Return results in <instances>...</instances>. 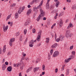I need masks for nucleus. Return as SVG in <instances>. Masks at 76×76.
Wrapping results in <instances>:
<instances>
[{
    "mask_svg": "<svg viewBox=\"0 0 76 76\" xmlns=\"http://www.w3.org/2000/svg\"><path fill=\"white\" fill-rule=\"evenodd\" d=\"M40 16H44V15H45V12L43 11V10L42 9V8H40Z\"/></svg>",
    "mask_w": 76,
    "mask_h": 76,
    "instance_id": "f257e3e1",
    "label": "nucleus"
},
{
    "mask_svg": "<svg viewBox=\"0 0 76 76\" xmlns=\"http://www.w3.org/2000/svg\"><path fill=\"white\" fill-rule=\"evenodd\" d=\"M70 33V30H69L66 31L65 34V36L67 38H69Z\"/></svg>",
    "mask_w": 76,
    "mask_h": 76,
    "instance_id": "f03ea898",
    "label": "nucleus"
},
{
    "mask_svg": "<svg viewBox=\"0 0 76 76\" xmlns=\"http://www.w3.org/2000/svg\"><path fill=\"white\" fill-rule=\"evenodd\" d=\"M59 55V52L58 51H56L54 52L53 54V57H56L57 56H58Z\"/></svg>",
    "mask_w": 76,
    "mask_h": 76,
    "instance_id": "7ed1b4c3",
    "label": "nucleus"
},
{
    "mask_svg": "<svg viewBox=\"0 0 76 76\" xmlns=\"http://www.w3.org/2000/svg\"><path fill=\"white\" fill-rule=\"evenodd\" d=\"M15 40V38L11 39L10 41V45L11 47L12 46V42H14Z\"/></svg>",
    "mask_w": 76,
    "mask_h": 76,
    "instance_id": "20e7f679",
    "label": "nucleus"
},
{
    "mask_svg": "<svg viewBox=\"0 0 76 76\" xmlns=\"http://www.w3.org/2000/svg\"><path fill=\"white\" fill-rule=\"evenodd\" d=\"M33 44H34V40L32 39L29 42V46L30 47H33Z\"/></svg>",
    "mask_w": 76,
    "mask_h": 76,
    "instance_id": "39448f33",
    "label": "nucleus"
},
{
    "mask_svg": "<svg viewBox=\"0 0 76 76\" xmlns=\"http://www.w3.org/2000/svg\"><path fill=\"white\" fill-rule=\"evenodd\" d=\"M43 0H42L41 2H40V3L39 4V6H38L37 7H36V10L37 9H39V7H40V6H42V4H43Z\"/></svg>",
    "mask_w": 76,
    "mask_h": 76,
    "instance_id": "423d86ee",
    "label": "nucleus"
},
{
    "mask_svg": "<svg viewBox=\"0 0 76 76\" xmlns=\"http://www.w3.org/2000/svg\"><path fill=\"white\" fill-rule=\"evenodd\" d=\"M21 9H22V7H20L18 11V13L19 14H21V12H22L23 11V10H21Z\"/></svg>",
    "mask_w": 76,
    "mask_h": 76,
    "instance_id": "0eeeda50",
    "label": "nucleus"
},
{
    "mask_svg": "<svg viewBox=\"0 0 76 76\" xmlns=\"http://www.w3.org/2000/svg\"><path fill=\"white\" fill-rule=\"evenodd\" d=\"M6 64H3L2 65V70L4 71V70H5V69H6Z\"/></svg>",
    "mask_w": 76,
    "mask_h": 76,
    "instance_id": "6e6552de",
    "label": "nucleus"
},
{
    "mask_svg": "<svg viewBox=\"0 0 76 76\" xmlns=\"http://www.w3.org/2000/svg\"><path fill=\"white\" fill-rule=\"evenodd\" d=\"M73 26L72 25V23H69V25L67 27V29H70L71 27H73Z\"/></svg>",
    "mask_w": 76,
    "mask_h": 76,
    "instance_id": "1a4fd4ad",
    "label": "nucleus"
},
{
    "mask_svg": "<svg viewBox=\"0 0 76 76\" xmlns=\"http://www.w3.org/2000/svg\"><path fill=\"white\" fill-rule=\"evenodd\" d=\"M41 39V36L39 35H38L37 38V41H39Z\"/></svg>",
    "mask_w": 76,
    "mask_h": 76,
    "instance_id": "9d476101",
    "label": "nucleus"
},
{
    "mask_svg": "<svg viewBox=\"0 0 76 76\" xmlns=\"http://www.w3.org/2000/svg\"><path fill=\"white\" fill-rule=\"evenodd\" d=\"M57 46V43H55V44L53 45L52 46L51 48H56Z\"/></svg>",
    "mask_w": 76,
    "mask_h": 76,
    "instance_id": "9b49d317",
    "label": "nucleus"
},
{
    "mask_svg": "<svg viewBox=\"0 0 76 76\" xmlns=\"http://www.w3.org/2000/svg\"><path fill=\"white\" fill-rule=\"evenodd\" d=\"M12 69V66H9L7 68V70L8 72H11Z\"/></svg>",
    "mask_w": 76,
    "mask_h": 76,
    "instance_id": "f8f14e48",
    "label": "nucleus"
},
{
    "mask_svg": "<svg viewBox=\"0 0 76 76\" xmlns=\"http://www.w3.org/2000/svg\"><path fill=\"white\" fill-rule=\"evenodd\" d=\"M31 12H32V10L31 9H30L28 10L26 12L27 15H29V14H31Z\"/></svg>",
    "mask_w": 76,
    "mask_h": 76,
    "instance_id": "ddd939ff",
    "label": "nucleus"
},
{
    "mask_svg": "<svg viewBox=\"0 0 76 76\" xmlns=\"http://www.w3.org/2000/svg\"><path fill=\"white\" fill-rule=\"evenodd\" d=\"M50 1V0H48L47 1V3L46 4V7L47 9H49V7L50 6H49V2Z\"/></svg>",
    "mask_w": 76,
    "mask_h": 76,
    "instance_id": "4468645a",
    "label": "nucleus"
},
{
    "mask_svg": "<svg viewBox=\"0 0 76 76\" xmlns=\"http://www.w3.org/2000/svg\"><path fill=\"white\" fill-rule=\"evenodd\" d=\"M8 26H6L5 27L3 28L4 32H6L7 30V29H8Z\"/></svg>",
    "mask_w": 76,
    "mask_h": 76,
    "instance_id": "2eb2a0df",
    "label": "nucleus"
},
{
    "mask_svg": "<svg viewBox=\"0 0 76 76\" xmlns=\"http://www.w3.org/2000/svg\"><path fill=\"white\" fill-rule=\"evenodd\" d=\"M39 69V67H36L34 68V72H35L36 71H38Z\"/></svg>",
    "mask_w": 76,
    "mask_h": 76,
    "instance_id": "dca6fc26",
    "label": "nucleus"
},
{
    "mask_svg": "<svg viewBox=\"0 0 76 76\" xmlns=\"http://www.w3.org/2000/svg\"><path fill=\"white\" fill-rule=\"evenodd\" d=\"M59 38L60 41H63V38H64V37L62 35H60Z\"/></svg>",
    "mask_w": 76,
    "mask_h": 76,
    "instance_id": "f3484780",
    "label": "nucleus"
},
{
    "mask_svg": "<svg viewBox=\"0 0 76 76\" xmlns=\"http://www.w3.org/2000/svg\"><path fill=\"white\" fill-rule=\"evenodd\" d=\"M62 20L61 19L60 20V23H59V25L60 26V27H61L63 25V22H62Z\"/></svg>",
    "mask_w": 76,
    "mask_h": 76,
    "instance_id": "a211bd4d",
    "label": "nucleus"
},
{
    "mask_svg": "<svg viewBox=\"0 0 76 76\" xmlns=\"http://www.w3.org/2000/svg\"><path fill=\"white\" fill-rule=\"evenodd\" d=\"M19 17V15L18 14V13L16 12L15 14V19H17Z\"/></svg>",
    "mask_w": 76,
    "mask_h": 76,
    "instance_id": "6ab92c4d",
    "label": "nucleus"
},
{
    "mask_svg": "<svg viewBox=\"0 0 76 76\" xmlns=\"http://www.w3.org/2000/svg\"><path fill=\"white\" fill-rule=\"evenodd\" d=\"M75 58V56H73V54L71 55V56H69V60H71V59H73V58Z\"/></svg>",
    "mask_w": 76,
    "mask_h": 76,
    "instance_id": "aec40b11",
    "label": "nucleus"
},
{
    "mask_svg": "<svg viewBox=\"0 0 76 76\" xmlns=\"http://www.w3.org/2000/svg\"><path fill=\"white\" fill-rule=\"evenodd\" d=\"M53 50H51L50 51V53L48 54V57L50 56V55H52L53 54Z\"/></svg>",
    "mask_w": 76,
    "mask_h": 76,
    "instance_id": "412c9836",
    "label": "nucleus"
},
{
    "mask_svg": "<svg viewBox=\"0 0 76 76\" xmlns=\"http://www.w3.org/2000/svg\"><path fill=\"white\" fill-rule=\"evenodd\" d=\"M31 70H32V67H31L29 68L26 71V73H28V72H29L30 71H31Z\"/></svg>",
    "mask_w": 76,
    "mask_h": 76,
    "instance_id": "4be33fe9",
    "label": "nucleus"
},
{
    "mask_svg": "<svg viewBox=\"0 0 76 76\" xmlns=\"http://www.w3.org/2000/svg\"><path fill=\"white\" fill-rule=\"evenodd\" d=\"M70 59H69V58H68V59H65V63L66 64V63H68V62H69V61H70Z\"/></svg>",
    "mask_w": 76,
    "mask_h": 76,
    "instance_id": "5701e85b",
    "label": "nucleus"
},
{
    "mask_svg": "<svg viewBox=\"0 0 76 76\" xmlns=\"http://www.w3.org/2000/svg\"><path fill=\"white\" fill-rule=\"evenodd\" d=\"M59 5V1H57L56 2V7H58Z\"/></svg>",
    "mask_w": 76,
    "mask_h": 76,
    "instance_id": "b1692460",
    "label": "nucleus"
},
{
    "mask_svg": "<svg viewBox=\"0 0 76 76\" xmlns=\"http://www.w3.org/2000/svg\"><path fill=\"white\" fill-rule=\"evenodd\" d=\"M41 15H39L38 17L37 18V22H38L39 20H40V19H41Z\"/></svg>",
    "mask_w": 76,
    "mask_h": 76,
    "instance_id": "393cba45",
    "label": "nucleus"
},
{
    "mask_svg": "<svg viewBox=\"0 0 76 76\" xmlns=\"http://www.w3.org/2000/svg\"><path fill=\"white\" fill-rule=\"evenodd\" d=\"M6 51V45H4L3 47V53L5 52Z\"/></svg>",
    "mask_w": 76,
    "mask_h": 76,
    "instance_id": "a878e982",
    "label": "nucleus"
},
{
    "mask_svg": "<svg viewBox=\"0 0 76 76\" xmlns=\"http://www.w3.org/2000/svg\"><path fill=\"white\" fill-rule=\"evenodd\" d=\"M29 23H29L27 21H26L25 23L24 26H27V25H28L29 24Z\"/></svg>",
    "mask_w": 76,
    "mask_h": 76,
    "instance_id": "bb28decb",
    "label": "nucleus"
},
{
    "mask_svg": "<svg viewBox=\"0 0 76 76\" xmlns=\"http://www.w3.org/2000/svg\"><path fill=\"white\" fill-rule=\"evenodd\" d=\"M72 9L73 10H75L76 9V5H74L72 7Z\"/></svg>",
    "mask_w": 76,
    "mask_h": 76,
    "instance_id": "cd10ccee",
    "label": "nucleus"
},
{
    "mask_svg": "<svg viewBox=\"0 0 76 76\" xmlns=\"http://www.w3.org/2000/svg\"><path fill=\"white\" fill-rule=\"evenodd\" d=\"M46 42L47 43H48L49 42V41H50V39L49 38H46Z\"/></svg>",
    "mask_w": 76,
    "mask_h": 76,
    "instance_id": "c85d7f7f",
    "label": "nucleus"
},
{
    "mask_svg": "<svg viewBox=\"0 0 76 76\" xmlns=\"http://www.w3.org/2000/svg\"><path fill=\"white\" fill-rule=\"evenodd\" d=\"M11 15H12V14H10L9 15H8L7 17L6 20H8V19H9L10 18V17H11Z\"/></svg>",
    "mask_w": 76,
    "mask_h": 76,
    "instance_id": "c756f323",
    "label": "nucleus"
},
{
    "mask_svg": "<svg viewBox=\"0 0 76 76\" xmlns=\"http://www.w3.org/2000/svg\"><path fill=\"white\" fill-rule=\"evenodd\" d=\"M41 33H42V31L40 30L39 31L38 33V35H40V36H41Z\"/></svg>",
    "mask_w": 76,
    "mask_h": 76,
    "instance_id": "7c9ffc66",
    "label": "nucleus"
},
{
    "mask_svg": "<svg viewBox=\"0 0 76 76\" xmlns=\"http://www.w3.org/2000/svg\"><path fill=\"white\" fill-rule=\"evenodd\" d=\"M45 65H43L42 66V70L44 71L45 70Z\"/></svg>",
    "mask_w": 76,
    "mask_h": 76,
    "instance_id": "2f4dec72",
    "label": "nucleus"
},
{
    "mask_svg": "<svg viewBox=\"0 0 76 76\" xmlns=\"http://www.w3.org/2000/svg\"><path fill=\"white\" fill-rule=\"evenodd\" d=\"M22 64L20 63H18L17 64V67H19V66H21Z\"/></svg>",
    "mask_w": 76,
    "mask_h": 76,
    "instance_id": "473e14b6",
    "label": "nucleus"
},
{
    "mask_svg": "<svg viewBox=\"0 0 76 76\" xmlns=\"http://www.w3.org/2000/svg\"><path fill=\"white\" fill-rule=\"evenodd\" d=\"M26 32H27V30L26 29H25L24 31V34H25V35H26Z\"/></svg>",
    "mask_w": 76,
    "mask_h": 76,
    "instance_id": "72a5a7b5",
    "label": "nucleus"
},
{
    "mask_svg": "<svg viewBox=\"0 0 76 76\" xmlns=\"http://www.w3.org/2000/svg\"><path fill=\"white\" fill-rule=\"evenodd\" d=\"M69 73V69H67L66 70V75H68Z\"/></svg>",
    "mask_w": 76,
    "mask_h": 76,
    "instance_id": "f704fd0d",
    "label": "nucleus"
},
{
    "mask_svg": "<svg viewBox=\"0 0 76 76\" xmlns=\"http://www.w3.org/2000/svg\"><path fill=\"white\" fill-rule=\"evenodd\" d=\"M27 41H28V38H26V40L24 43V44H25L26 43Z\"/></svg>",
    "mask_w": 76,
    "mask_h": 76,
    "instance_id": "c9c22d12",
    "label": "nucleus"
},
{
    "mask_svg": "<svg viewBox=\"0 0 76 76\" xmlns=\"http://www.w3.org/2000/svg\"><path fill=\"white\" fill-rule=\"evenodd\" d=\"M63 13L61 12L60 14L59 15V16L60 17V16H63Z\"/></svg>",
    "mask_w": 76,
    "mask_h": 76,
    "instance_id": "e433bc0d",
    "label": "nucleus"
},
{
    "mask_svg": "<svg viewBox=\"0 0 76 76\" xmlns=\"http://www.w3.org/2000/svg\"><path fill=\"white\" fill-rule=\"evenodd\" d=\"M23 39L22 36L21 35L20 38V41H22V40Z\"/></svg>",
    "mask_w": 76,
    "mask_h": 76,
    "instance_id": "4c0bfd02",
    "label": "nucleus"
},
{
    "mask_svg": "<svg viewBox=\"0 0 76 76\" xmlns=\"http://www.w3.org/2000/svg\"><path fill=\"white\" fill-rule=\"evenodd\" d=\"M34 1H32L29 3V4H30V5H32V4H34Z\"/></svg>",
    "mask_w": 76,
    "mask_h": 76,
    "instance_id": "58836bf2",
    "label": "nucleus"
},
{
    "mask_svg": "<svg viewBox=\"0 0 76 76\" xmlns=\"http://www.w3.org/2000/svg\"><path fill=\"white\" fill-rule=\"evenodd\" d=\"M27 22H28V23H30V22H31V20H30V19L29 18H28Z\"/></svg>",
    "mask_w": 76,
    "mask_h": 76,
    "instance_id": "ea45409f",
    "label": "nucleus"
},
{
    "mask_svg": "<svg viewBox=\"0 0 76 76\" xmlns=\"http://www.w3.org/2000/svg\"><path fill=\"white\" fill-rule=\"evenodd\" d=\"M33 33H35V29L33 28L32 30Z\"/></svg>",
    "mask_w": 76,
    "mask_h": 76,
    "instance_id": "a19ab883",
    "label": "nucleus"
},
{
    "mask_svg": "<svg viewBox=\"0 0 76 76\" xmlns=\"http://www.w3.org/2000/svg\"><path fill=\"white\" fill-rule=\"evenodd\" d=\"M64 67H65V65L63 66L62 68V70H63L64 69Z\"/></svg>",
    "mask_w": 76,
    "mask_h": 76,
    "instance_id": "79ce46f5",
    "label": "nucleus"
},
{
    "mask_svg": "<svg viewBox=\"0 0 76 76\" xmlns=\"http://www.w3.org/2000/svg\"><path fill=\"white\" fill-rule=\"evenodd\" d=\"M22 54L23 55V56H24V57H25V56H26V54L24 53L23 52L22 53Z\"/></svg>",
    "mask_w": 76,
    "mask_h": 76,
    "instance_id": "37998d69",
    "label": "nucleus"
},
{
    "mask_svg": "<svg viewBox=\"0 0 76 76\" xmlns=\"http://www.w3.org/2000/svg\"><path fill=\"white\" fill-rule=\"evenodd\" d=\"M60 39L58 38L56 39V41H57V42H59V41H60Z\"/></svg>",
    "mask_w": 76,
    "mask_h": 76,
    "instance_id": "c03bdc74",
    "label": "nucleus"
},
{
    "mask_svg": "<svg viewBox=\"0 0 76 76\" xmlns=\"http://www.w3.org/2000/svg\"><path fill=\"white\" fill-rule=\"evenodd\" d=\"M73 48V46H71L70 48V50H72Z\"/></svg>",
    "mask_w": 76,
    "mask_h": 76,
    "instance_id": "a18cd8bd",
    "label": "nucleus"
},
{
    "mask_svg": "<svg viewBox=\"0 0 76 76\" xmlns=\"http://www.w3.org/2000/svg\"><path fill=\"white\" fill-rule=\"evenodd\" d=\"M58 72V69L57 68H56L55 70V73H57Z\"/></svg>",
    "mask_w": 76,
    "mask_h": 76,
    "instance_id": "49530a36",
    "label": "nucleus"
},
{
    "mask_svg": "<svg viewBox=\"0 0 76 76\" xmlns=\"http://www.w3.org/2000/svg\"><path fill=\"white\" fill-rule=\"evenodd\" d=\"M5 64H6V65H7H7H8L9 64V63L7 61H6L5 63Z\"/></svg>",
    "mask_w": 76,
    "mask_h": 76,
    "instance_id": "de8ad7c7",
    "label": "nucleus"
},
{
    "mask_svg": "<svg viewBox=\"0 0 76 76\" xmlns=\"http://www.w3.org/2000/svg\"><path fill=\"white\" fill-rule=\"evenodd\" d=\"M16 6V4H13L12 5V7H14V6Z\"/></svg>",
    "mask_w": 76,
    "mask_h": 76,
    "instance_id": "09e8293b",
    "label": "nucleus"
},
{
    "mask_svg": "<svg viewBox=\"0 0 76 76\" xmlns=\"http://www.w3.org/2000/svg\"><path fill=\"white\" fill-rule=\"evenodd\" d=\"M66 1L68 3H70V2H71V0H66Z\"/></svg>",
    "mask_w": 76,
    "mask_h": 76,
    "instance_id": "8fccbe9b",
    "label": "nucleus"
},
{
    "mask_svg": "<svg viewBox=\"0 0 76 76\" xmlns=\"http://www.w3.org/2000/svg\"><path fill=\"white\" fill-rule=\"evenodd\" d=\"M72 53L73 55L75 54V51H72Z\"/></svg>",
    "mask_w": 76,
    "mask_h": 76,
    "instance_id": "3c124183",
    "label": "nucleus"
},
{
    "mask_svg": "<svg viewBox=\"0 0 76 76\" xmlns=\"http://www.w3.org/2000/svg\"><path fill=\"white\" fill-rule=\"evenodd\" d=\"M33 10H34V11H35V12H36V10H37L36 9V7H34L33 8Z\"/></svg>",
    "mask_w": 76,
    "mask_h": 76,
    "instance_id": "603ef678",
    "label": "nucleus"
},
{
    "mask_svg": "<svg viewBox=\"0 0 76 76\" xmlns=\"http://www.w3.org/2000/svg\"><path fill=\"white\" fill-rule=\"evenodd\" d=\"M12 25H13V22H11L10 23V26H12Z\"/></svg>",
    "mask_w": 76,
    "mask_h": 76,
    "instance_id": "864d4df0",
    "label": "nucleus"
},
{
    "mask_svg": "<svg viewBox=\"0 0 76 76\" xmlns=\"http://www.w3.org/2000/svg\"><path fill=\"white\" fill-rule=\"evenodd\" d=\"M19 32H17V34H16V36H19Z\"/></svg>",
    "mask_w": 76,
    "mask_h": 76,
    "instance_id": "5fc2aeb1",
    "label": "nucleus"
},
{
    "mask_svg": "<svg viewBox=\"0 0 76 76\" xmlns=\"http://www.w3.org/2000/svg\"><path fill=\"white\" fill-rule=\"evenodd\" d=\"M20 69H21V70H22L23 69V66H21L20 67Z\"/></svg>",
    "mask_w": 76,
    "mask_h": 76,
    "instance_id": "6e6d98bb",
    "label": "nucleus"
},
{
    "mask_svg": "<svg viewBox=\"0 0 76 76\" xmlns=\"http://www.w3.org/2000/svg\"><path fill=\"white\" fill-rule=\"evenodd\" d=\"M37 0H34L33 1L34 3H35H35H37Z\"/></svg>",
    "mask_w": 76,
    "mask_h": 76,
    "instance_id": "4d7b16f0",
    "label": "nucleus"
},
{
    "mask_svg": "<svg viewBox=\"0 0 76 76\" xmlns=\"http://www.w3.org/2000/svg\"><path fill=\"white\" fill-rule=\"evenodd\" d=\"M19 76H22V73L20 72V73L19 74Z\"/></svg>",
    "mask_w": 76,
    "mask_h": 76,
    "instance_id": "13d9d810",
    "label": "nucleus"
},
{
    "mask_svg": "<svg viewBox=\"0 0 76 76\" xmlns=\"http://www.w3.org/2000/svg\"><path fill=\"white\" fill-rule=\"evenodd\" d=\"M46 19H47V18H45V17H44L43 18V20H46Z\"/></svg>",
    "mask_w": 76,
    "mask_h": 76,
    "instance_id": "bf43d9fd",
    "label": "nucleus"
},
{
    "mask_svg": "<svg viewBox=\"0 0 76 76\" xmlns=\"http://www.w3.org/2000/svg\"><path fill=\"white\" fill-rule=\"evenodd\" d=\"M10 55V52H8V54H7V55L8 56H9V55Z\"/></svg>",
    "mask_w": 76,
    "mask_h": 76,
    "instance_id": "052dcab7",
    "label": "nucleus"
},
{
    "mask_svg": "<svg viewBox=\"0 0 76 76\" xmlns=\"http://www.w3.org/2000/svg\"><path fill=\"white\" fill-rule=\"evenodd\" d=\"M27 7L28 8H30L31 6L30 5H28L27 6Z\"/></svg>",
    "mask_w": 76,
    "mask_h": 76,
    "instance_id": "680f3d73",
    "label": "nucleus"
},
{
    "mask_svg": "<svg viewBox=\"0 0 76 76\" xmlns=\"http://www.w3.org/2000/svg\"><path fill=\"white\" fill-rule=\"evenodd\" d=\"M24 59H25L24 57H22L21 59V61L23 60H24Z\"/></svg>",
    "mask_w": 76,
    "mask_h": 76,
    "instance_id": "e2e57ef3",
    "label": "nucleus"
},
{
    "mask_svg": "<svg viewBox=\"0 0 76 76\" xmlns=\"http://www.w3.org/2000/svg\"><path fill=\"white\" fill-rule=\"evenodd\" d=\"M25 60H27V61H28L29 60V58H27L25 59Z\"/></svg>",
    "mask_w": 76,
    "mask_h": 76,
    "instance_id": "0e129e2a",
    "label": "nucleus"
},
{
    "mask_svg": "<svg viewBox=\"0 0 76 76\" xmlns=\"http://www.w3.org/2000/svg\"><path fill=\"white\" fill-rule=\"evenodd\" d=\"M72 34H69V37H72Z\"/></svg>",
    "mask_w": 76,
    "mask_h": 76,
    "instance_id": "69168bd1",
    "label": "nucleus"
},
{
    "mask_svg": "<svg viewBox=\"0 0 76 76\" xmlns=\"http://www.w3.org/2000/svg\"><path fill=\"white\" fill-rule=\"evenodd\" d=\"M42 75H44L45 74V72H42Z\"/></svg>",
    "mask_w": 76,
    "mask_h": 76,
    "instance_id": "338daca9",
    "label": "nucleus"
},
{
    "mask_svg": "<svg viewBox=\"0 0 76 76\" xmlns=\"http://www.w3.org/2000/svg\"><path fill=\"white\" fill-rule=\"evenodd\" d=\"M22 10H24V9H25V7H22Z\"/></svg>",
    "mask_w": 76,
    "mask_h": 76,
    "instance_id": "774afa93",
    "label": "nucleus"
}]
</instances>
